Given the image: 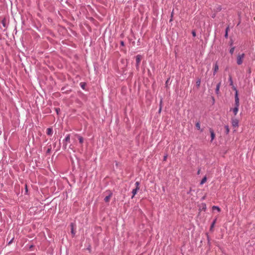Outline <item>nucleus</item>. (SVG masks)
Segmentation results:
<instances>
[{"label":"nucleus","instance_id":"1","mask_svg":"<svg viewBox=\"0 0 255 255\" xmlns=\"http://www.w3.org/2000/svg\"><path fill=\"white\" fill-rule=\"evenodd\" d=\"M235 89L236 90V93L235 95V107L233 109H231L230 111H232L234 116H236L239 111L240 100L238 96V91L236 88H235Z\"/></svg>","mask_w":255,"mask_h":255},{"label":"nucleus","instance_id":"2","mask_svg":"<svg viewBox=\"0 0 255 255\" xmlns=\"http://www.w3.org/2000/svg\"><path fill=\"white\" fill-rule=\"evenodd\" d=\"M70 134H68L66 135V137L63 139V148L64 149H66L67 148V142H70Z\"/></svg>","mask_w":255,"mask_h":255},{"label":"nucleus","instance_id":"3","mask_svg":"<svg viewBox=\"0 0 255 255\" xmlns=\"http://www.w3.org/2000/svg\"><path fill=\"white\" fill-rule=\"evenodd\" d=\"M245 57V54H238L237 55V63L238 65H240L243 63V59Z\"/></svg>","mask_w":255,"mask_h":255},{"label":"nucleus","instance_id":"4","mask_svg":"<svg viewBox=\"0 0 255 255\" xmlns=\"http://www.w3.org/2000/svg\"><path fill=\"white\" fill-rule=\"evenodd\" d=\"M232 127L234 128H236L239 127V121L237 119L232 118L231 120Z\"/></svg>","mask_w":255,"mask_h":255},{"label":"nucleus","instance_id":"5","mask_svg":"<svg viewBox=\"0 0 255 255\" xmlns=\"http://www.w3.org/2000/svg\"><path fill=\"white\" fill-rule=\"evenodd\" d=\"M106 192L108 193V196L105 197V198H104V201L105 202H109L110 198H111V197L113 195V193L110 190H107V191H106Z\"/></svg>","mask_w":255,"mask_h":255},{"label":"nucleus","instance_id":"6","mask_svg":"<svg viewBox=\"0 0 255 255\" xmlns=\"http://www.w3.org/2000/svg\"><path fill=\"white\" fill-rule=\"evenodd\" d=\"M141 56L140 55H137L136 56V67L137 68H138L139 63L141 61Z\"/></svg>","mask_w":255,"mask_h":255},{"label":"nucleus","instance_id":"7","mask_svg":"<svg viewBox=\"0 0 255 255\" xmlns=\"http://www.w3.org/2000/svg\"><path fill=\"white\" fill-rule=\"evenodd\" d=\"M219 69V66L217 62H216L214 65V71H213V75H215Z\"/></svg>","mask_w":255,"mask_h":255},{"label":"nucleus","instance_id":"8","mask_svg":"<svg viewBox=\"0 0 255 255\" xmlns=\"http://www.w3.org/2000/svg\"><path fill=\"white\" fill-rule=\"evenodd\" d=\"M209 131H210V132L211 134V141H212L214 140V139L215 138V134L214 131L212 128H210L209 129Z\"/></svg>","mask_w":255,"mask_h":255},{"label":"nucleus","instance_id":"9","mask_svg":"<svg viewBox=\"0 0 255 255\" xmlns=\"http://www.w3.org/2000/svg\"><path fill=\"white\" fill-rule=\"evenodd\" d=\"M221 82H219L216 86V93L218 95L219 94V89H220V86H221Z\"/></svg>","mask_w":255,"mask_h":255},{"label":"nucleus","instance_id":"10","mask_svg":"<svg viewBox=\"0 0 255 255\" xmlns=\"http://www.w3.org/2000/svg\"><path fill=\"white\" fill-rule=\"evenodd\" d=\"M139 189H137V188H134L133 189H132V196L131 197V198H133L134 197V196L137 193V192L139 190Z\"/></svg>","mask_w":255,"mask_h":255},{"label":"nucleus","instance_id":"11","mask_svg":"<svg viewBox=\"0 0 255 255\" xmlns=\"http://www.w3.org/2000/svg\"><path fill=\"white\" fill-rule=\"evenodd\" d=\"M196 128H197V129H198V130H200L201 132H202L203 131V129L201 128V127H200V123L199 122H198L196 123Z\"/></svg>","mask_w":255,"mask_h":255},{"label":"nucleus","instance_id":"12","mask_svg":"<svg viewBox=\"0 0 255 255\" xmlns=\"http://www.w3.org/2000/svg\"><path fill=\"white\" fill-rule=\"evenodd\" d=\"M225 133L226 134H228L230 132L229 127L228 125H225Z\"/></svg>","mask_w":255,"mask_h":255},{"label":"nucleus","instance_id":"13","mask_svg":"<svg viewBox=\"0 0 255 255\" xmlns=\"http://www.w3.org/2000/svg\"><path fill=\"white\" fill-rule=\"evenodd\" d=\"M46 133L48 135H51L52 134V129L51 128H48L47 129Z\"/></svg>","mask_w":255,"mask_h":255},{"label":"nucleus","instance_id":"14","mask_svg":"<svg viewBox=\"0 0 255 255\" xmlns=\"http://www.w3.org/2000/svg\"><path fill=\"white\" fill-rule=\"evenodd\" d=\"M70 226H71V233H72V234L73 235V236H75V232H74V226H73V223H71V225H70Z\"/></svg>","mask_w":255,"mask_h":255},{"label":"nucleus","instance_id":"15","mask_svg":"<svg viewBox=\"0 0 255 255\" xmlns=\"http://www.w3.org/2000/svg\"><path fill=\"white\" fill-rule=\"evenodd\" d=\"M229 30V26H228L226 28V30H225V37L226 38H228V31Z\"/></svg>","mask_w":255,"mask_h":255},{"label":"nucleus","instance_id":"16","mask_svg":"<svg viewBox=\"0 0 255 255\" xmlns=\"http://www.w3.org/2000/svg\"><path fill=\"white\" fill-rule=\"evenodd\" d=\"M78 139H79V142L80 143H83V141H84L83 138L81 136H80V135H78Z\"/></svg>","mask_w":255,"mask_h":255},{"label":"nucleus","instance_id":"17","mask_svg":"<svg viewBox=\"0 0 255 255\" xmlns=\"http://www.w3.org/2000/svg\"><path fill=\"white\" fill-rule=\"evenodd\" d=\"M207 181V178L206 176H205L203 179L201 180L200 182V184L202 185L206 181Z\"/></svg>","mask_w":255,"mask_h":255},{"label":"nucleus","instance_id":"18","mask_svg":"<svg viewBox=\"0 0 255 255\" xmlns=\"http://www.w3.org/2000/svg\"><path fill=\"white\" fill-rule=\"evenodd\" d=\"M212 209L217 210L218 212H220L221 211L220 208L217 206H213Z\"/></svg>","mask_w":255,"mask_h":255},{"label":"nucleus","instance_id":"19","mask_svg":"<svg viewBox=\"0 0 255 255\" xmlns=\"http://www.w3.org/2000/svg\"><path fill=\"white\" fill-rule=\"evenodd\" d=\"M162 101H163V99L161 98L160 99V107H159V113H160L161 111Z\"/></svg>","mask_w":255,"mask_h":255},{"label":"nucleus","instance_id":"20","mask_svg":"<svg viewBox=\"0 0 255 255\" xmlns=\"http://www.w3.org/2000/svg\"><path fill=\"white\" fill-rule=\"evenodd\" d=\"M222 10V7L220 5H218V6L216 7V11L217 12H219V11H220L221 10Z\"/></svg>","mask_w":255,"mask_h":255},{"label":"nucleus","instance_id":"21","mask_svg":"<svg viewBox=\"0 0 255 255\" xmlns=\"http://www.w3.org/2000/svg\"><path fill=\"white\" fill-rule=\"evenodd\" d=\"M216 219H215L213 221V222L212 223L211 225V227H210L211 229H212V228H214V225H215V224L216 223Z\"/></svg>","mask_w":255,"mask_h":255},{"label":"nucleus","instance_id":"22","mask_svg":"<svg viewBox=\"0 0 255 255\" xmlns=\"http://www.w3.org/2000/svg\"><path fill=\"white\" fill-rule=\"evenodd\" d=\"M229 82H230V85H233V80H232V78L231 76H229Z\"/></svg>","mask_w":255,"mask_h":255},{"label":"nucleus","instance_id":"23","mask_svg":"<svg viewBox=\"0 0 255 255\" xmlns=\"http://www.w3.org/2000/svg\"><path fill=\"white\" fill-rule=\"evenodd\" d=\"M135 185L136 186L135 188H137V189H139V185H140L139 182L136 181L135 183Z\"/></svg>","mask_w":255,"mask_h":255},{"label":"nucleus","instance_id":"24","mask_svg":"<svg viewBox=\"0 0 255 255\" xmlns=\"http://www.w3.org/2000/svg\"><path fill=\"white\" fill-rule=\"evenodd\" d=\"M234 50H235V47H232L230 49V51H229L230 54L232 55L233 54L234 52Z\"/></svg>","mask_w":255,"mask_h":255},{"label":"nucleus","instance_id":"25","mask_svg":"<svg viewBox=\"0 0 255 255\" xmlns=\"http://www.w3.org/2000/svg\"><path fill=\"white\" fill-rule=\"evenodd\" d=\"M173 10H172L171 14V18L169 20V22H171L173 20Z\"/></svg>","mask_w":255,"mask_h":255},{"label":"nucleus","instance_id":"26","mask_svg":"<svg viewBox=\"0 0 255 255\" xmlns=\"http://www.w3.org/2000/svg\"><path fill=\"white\" fill-rule=\"evenodd\" d=\"M201 81L200 79L198 80L196 82V85L198 87H199L200 85Z\"/></svg>","mask_w":255,"mask_h":255},{"label":"nucleus","instance_id":"27","mask_svg":"<svg viewBox=\"0 0 255 255\" xmlns=\"http://www.w3.org/2000/svg\"><path fill=\"white\" fill-rule=\"evenodd\" d=\"M14 240V237H13L7 243V245H10L13 242Z\"/></svg>","mask_w":255,"mask_h":255},{"label":"nucleus","instance_id":"28","mask_svg":"<svg viewBox=\"0 0 255 255\" xmlns=\"http://www.w3.org/2000/svg\"><path fill=\"white\" fill-rule=\"evenodd\" d=\"M192 34L193 35V37H195L196 34V32L195 31V30H193L192 31Z\"/></svg>","mask_w":255,"mask_h":255},{"label":"nucleus","instance_id":"29","mask_svg":"<svg viewBox=\"0 0 255 255\" xmlns=\"http://www.w3.org/2000/svg\"><path fill=\"white\" fill-rule=\"evenodd\" d=\"M80 85H81V88H82L83 89H85V84H84V83H80Z\"/></svg>","mask_w":255,"mask_h":255},{"label":"nucleus","instance_id":"30","mask_svg":"<svg viewBox=\"0 0 255 255\" xmlns=\"http://www.w3.org/2000/svg\"><path fill=\"white\" fill-rule=\"evenodd\" d=\"M120 44H121V45L122 46H125V43L123 41H121L120 42Z\"/></svg>","mask_w":255,"mask_h":255},{"label":"nucleus","instance_id":"31","mask_svg":"<svg viewBox=\"0 0 255 255\" xmlns=\"http://www.w3.org/2000/svg\"><path fill=\"white\" fill-rule=\"evenodd\" d=\"M192 191V189L190 188L189 190L188 191H187V194H190Z\"/></svg>","mask_w":255,"mask_h":255},{"label":"nucleus","instance_id":"32","mask_svg":"<svg viewBox=\"0 0 255 255\" xmlns=\"http://www.w3.org/2000/svg\"><path fill=\"white\" fill-rule=\"evenodd\" d=\"M167 155H165L164 156V157H163V160L164 161H165L167 159Z\"/></svg>","mask_w":255,"mask_h":255},{"label":"nucleus","instance_id":"33","mask_svg":"<svg viewBox=\"0 0 255 255\" xmlns=\"http://www.w3.org/2000/svg\"><path fill=\"white\" fill-rule=\"evenodd\" d=\"M56 113H57V114H58V112H59V111H60V109H56Z\"/></svg>","mask_w":255,"mask_h":255},{"label":"nucleus","instance_id":"34","mask_svg":"<svg viewBox=\"0 0 255 255\" xmlns=\"http://www.w3.org/2000/svg\"><path fill=\"white\" fill-rule=\"evenodd\" d=\"M212 17L213 18H214V17H215V14L213 15Z\"/></svg>","mask_w":255,"mask_h":255},{"label":"nucleus","instance_id":"35","mask_svg":"<svg viewBox=\"0 0 255 255\" xmlns=\"http://www.w3.org/2000/svg\"><path fill=\"white\" fill-rule=\"evenodd\" d=\"M200 169H199V170H198V171L197 173H198V174L200 173Z\"/></svg>","mask_w":255,"mask_h":255},{"label":"nucleus","instance_id":"36","mask_svg":"<svg viewBox=\"0 0 255 255\" xmlns=\"http://www.w3.org/2000/svg\"><path fill=\"white\" fill-rule=\"evenodd\" d=\"M204 208L206 209V204H204Z\"/></svg>","mask_w":255,"mask_h":255},{"label":"nucleus","instance_id":"37","mask_svg":"<svg viewBox=\"0 0 255 255\" xmlns=\"http://www.w3.org/2000/svg\"><path fill=\"white\" fill-rule=\"evenodd\" d=\"M32 247H33V245H31V246H30V248H31Z\"/></svg>","mask_w":255,"mask_h":255},{"label":"nucleus","instance_id":"38","mask_svg":"<svg viewBox=\"0 0 255 255\" xmlns=\"http://www.w3.org/2000/svg\"><path fill=\"white\" fill-rule=\"evenodd\" d=\"M1 131H0V134H1Z\"/></svg>","mask_w":255,"mask_h":255}]
</instances>
